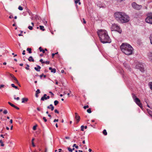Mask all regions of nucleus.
Masks as SVG:
<instances>
[{"label": "nucleus", "instance_id": "obj_1", "mask_svg": "<svg viewBox=\"0 0 152 152\" xmlns=\"http://www.w3.org/2000/svg\"><path fill=\"white\" fill-rule=\"evenodd\" d=\"M97 33L100 42L103 44L110 43L111 39L108 35L107 32L105 30L100 29L98 30Z\"/></svg>", "mask_w": 152, "mask_h": 152}, {"label": "nucleus", "instance_id": "obj_2", "mask_svg": "<svg viewBox=\"0 0 152 152\" xmlns=\"http://www.w3.org/2000/svg\"><path fill=\"white\" fill-rule=\"evenodd\" d=\"M115 19L119 22L123 23L129 22V17L124 12H118L114 15Z\"/></svg>", "mask_w": 152, "mask_h": 152}, {"label": "nucleus", "instance_id": "obj_3", "mask_svg": "<svg viewBox=\"0 0 152 152\" xmlns=\"http://www.w3.org/2000/svg\"><path fill=\"white\" fill-rule=\"evenodd\" d=\"M122 51L125 54L129 55L132 54L133 48L129 44L127 43H122L120 47Z\"/></svg>", "mask_w": 152, "mask_h": 152}, {"label": "nucleus", "instance_id": "obj_4", "mask_svg": "<svg viewBox=\"0 0 152 152\" xmlns=\"http://www.w3.org/2000/svg\"><path fill=\"white\" fill-rule=\"evenodd\" d=\"M112 31H115L118 32L119 33H121L122 32L121 29L117 24H113L111 28Z\"/></svg>", "mask_w": 152, "mask_h": 152}, {"label": "nucleus", "instance_id": "obj_5", "mask_svg": "<svg viewBox=\"0 0 152 152\" xmlns=\"http://www.w3.org/2000/svg\"><path fill=\"white\" fill-rule=\"evenodd\" d=\"M132 97L134 101V102L136 103L141 108H142V106L140 103V100L134 94H132Z\"/></svg>", "mask_w": 152, "mask_h": 152}, {"label": "nucleus", "instance_id": "obj_6", "mask_svg": "<svg viewBox=\"0 0 152 152\" xmlns=\"http://www.w3.org/2000/svg\"><path fill=\"white\" fill-rule=\"evenodd\" d=\"M145 21L147 23L152 25V15L150 14H148L145 19Z\"/></svg>", "mask_w": 152, "mask_h": 152}, {"label": "nucleus", "instance_id": "obj_7", "mask_svg": "<svg viewBox=\"0 0 152 152\" xmlns=\"http://www.w3.org/2000/svg\"><path fill=\"white\" fill-rule=\"evenodd\" d=\"M132 5L133 8L136 10H140L142 8V5L137 4L134 2L132 3Z\"/></svg>", "mask_w": 152, "mask_h": 152}, {"label": "nucleus", "instance_id": "obj_8", "mask_svg": "<svg viewBox=\"0 0 152 152\" xmlns=\"http://www.w3.org/2000/svg\"><path fill=\"white\" fill-rule=\"evenodd\" d=\"M135 67L136 69H140V70L142 72L144 71V68L143 65L140 64H138L136 65Z\"/></svg>", "mask_w": 152, "mask_h": 152}, {"label": "nucleus", "instance_id": "obj_9", "mask_svg": "<svg viewBox=\"0 0 152 152\" xmlns=\"http://www.w3.org/2000/svg\"><path fill=\"white\" fill-rule=\"evenodd\" d=\"M75 118L77 121V123H78L80 120V117L78 115L77 113H75Z\"/></svg>", "mask_w": 152, "mask_h": 152}, {"label": "nucleus", "instance_id": "obj_10", "mask_svg": "<svg viewBox=\"0 0 152 152\" xmlns=\"http://www.w3.org/2000/svg\"><path fill=\"white\" fill-rule=\"evenodd\" d=\"M124 66L127 69L129 70V71H130L131 68L126 63L124 62L123 64Z\"/></svg>", "mask_w": 152, "mask_h": 152}, {"label": "nucleus", "instance_id": "obj_11", "mask_svg": "<svg viewBox=\"0 0 152 152\" xmlns=\"http://www.w3.org/2000/svg\"><path fill=\"white\" fill-rule=\"evenodd\" d=\"M10 76L15 81V82L17 83L20 86V85L19 84V82L18 80H17V78L15 77L12 74H10Z\"/></svg>", "mask_w": 152, "mask_h": 152}, {"label": "nucleus", "instance_id": "obj_12", "mask_svg": "<svg viewBox=\"0 0 152 152\" xmlns=\"http://www.w3.org/2000/svg\"><path fill=\"white\" fill-rule=\"evenodd\" d=\"M148 55L150 60L152 62V52L149 53Z\"/></svg>", "mask_w": 152, "mask_h": 152}, {"label": "nucleus", "instance_id": "obj_13", "mask_svg": "<svg viewBox=\"0 0 152 152\" xmlns=\"http://www.w3.org/2000/svg\"><path fill=\"white\" fill-rule=\"evenodd\" d=\"M48 109H51V111H53L54 109V107L52 104H50L49 106L47 107Z\"/></svg>", "mask_w": 152, "mask_h": 152}, {"label": "nucleus", "instance_id": "obj_14", "mask_svg": "<svg viewBox=\"0 0 152 152\" xmlns=\"http://www.w3.org/2000/svg\"><path fill=\"white\" fill-rule=\"evenodd\" d=\"M37 67H34V69L37 72H39L40 71L41 69V67L39 65H37Z\"/></svg>", "mask_w": 152, "mask_h": 152}, {"label": "nucleus", "instance_id": "obj_15", "mask_svg": "<svg viewBox=\"0 0 152 152\" xmlns=\"http://www.w3.org/2000/svg\"><path fill=\"white\" fill-rule=\"evenodd\" d=\"M47 94H45L42 97L41 99V101H44L45 100H47V98H46Z\"/></svg>", "mask_w": 152, "mask_h": 152}, {"label": "nucleus", "instance_id": "obj_16", "mask_svg": "<svg viewBox=\"0 0 152 152\" xmlns=\"http://www.w3.org/2000/svg\"><path fill=\"white\" fill-rule=\"evenodd\" d=\"M49 69L51 70V72L55 73L56 72V69L55 68H52L51 67H50Z\"/></svg>", "mask_w": 152, "mask_h": 152}, {"label": "nucleus", "instance_id": "obj_17", "mask_svg": "<svg viewBox=\"0 0 152 152\" xmlns=\"http://www.w3.org/2000/svg\"><path fill=\"white\" fill-rule=\"evenodd\" d=\"M28 101V99L27 98H23L22 99V103H25V102H26Z\"/></svg>", "mask_w": 152, "mask_h": 152}, {"label": "nucleus", "instance_id": "obj_18", "mask_svg": "<svg viewBox=\"0 0 152 152\" xmlns=\"http://www.w3.org/2000/svg\"><path fill=\"white\" fill-rule=\"evenodd\" d=\"M28 60L29 61H32V62L34 61V59L31 56H30L29 57Z\"/></svg>", "mask_w": 152, "mask_h": 152}, {"label": "nucleus", "instance_id": "obj_19", "mask_svg": "<svg viewBox=\"0 0 152 152\" xmlns=\"http://www.w3.org/2000/svg\"><path fill=\"white\" fill-rule=\"evenodd\" d=\"M148 85L150 89L152 90V82H149Z\"/></svg>", "mask_w": 152, "mask_h": 152}, {"label": "nucleus", "instance_id": "obj_20", "mask_svg": "<svg viewBox=\"0 0 152 152\" xmlns=\"http://www.w3.org/2000/svg\"><path fill=\"white\" fill-rule=\"evenodd\" d=\"M40 29L42 30V31H44L45 29L44 28V26H39Z\"/></svg>", "mask_w": 152, "mask_h": 152}, {"label": "nucleus", "instance_id": "obj_21", "mask_svg": "<svg viewBox=\"0 0 152 152\" xmlns=\"http://www.w3.org/2000/svg\"><path fill=\"white\" fill-rule=\"evenodd\" d=\"M80 0H75V3L76 4H77V3L79 4V5L81 4V3L80 1Z\"/></svg>", "mask_w": 152, "mask_h": 152}, {"label": "nucleus", "instance_id": "obj_22", "mask_svg": "<svg viewBox=\"0 0 152 152\" xmlns=\"http://www.w3.org/2000/svg\"><path fill=\"white\" fill-rule=\"evenodd\" d=\"M39 49L40 52H42L43 53H45V51L44 50L42 49L41 47H39Z\"/></svg>", "mask_w": 152, "mask_h": 152}, {"label": "nucleus", "instance_id": "obj_23", "mask_svg": "<svg viewBox=\"0 0 152 152\" xmlns=\"http://www.w3.org/2000/svg\"><path fill=\"white\" fill-rule=\"evenodd\" d=\"M11 86L12 87L15 88L16 89H18V87L15 86L14 84H12Z\"/></svg>", "mask_w": 152, "mask_h": 152}, {"label": "nucleus", "instance_id": "obj_24", "mask_svg": "<svg viewBox=\"0 0 152 152\" xmlns=\"http://www.w3.org/2000/svg\"><path fill=\"white\" fill-rule=\"evenodd\" d=\"M103 133L104 135H106L107 134V133L106 130L104 129L103 131Z\"/></svg>", "mask_w": 152, "mask_h": 152}, {"label": "nucleus", "instance_id": "obj_25", "mask_svg": "<svg viewBox=\"0 0 152 152\" xmlns=\"http://www.w3.org/2000/svg\"><path fill=\"white\" fill-rule=\"evenodd\" d=\"M27 50L28 51V53H32L31 50V48H28L27 49Z\"/></svg>", "mask_w": 152, "mask_h": 152}, {"label": "nucleus", "instance_id": "obj_26", "mask_svg": "<svg viewBox=\"0 0 152 152\" xmlns=\"http://www.w3.org/2000/svg\"><path fill=\"white\" fill-rule=\"evenodd\" d=\"M149 38L150 39L151 43L152 45V33L151 34Z\"/></svg>", "mask_w": 152, "mask_h": 152}, {"label": "nucleus", "instance_id": "obj_27", "mask_svg": "<svg viewBox=\"0 0 152 152\" xmlns=\"http://www.w3.org/2000/svg\"><path fill=\"white\" fill-rule=\"evenodd\" d=\"M34 140V138H33L31 140L32 144V145L33 147L35 146V145L34 143V142H33V141Z\"/></svg>", "mask_w": 152, "mask_h": 152}, {"label": "nucleus", "instance_id": "obj_28", "mask_svg": "<svg viewBox=\"0 0 152 152\" xmlns=\"http://www.w3.org/2000/svg\"><path fill=\"white\" fill-rule=\"evenodd\" d=\"M73 147H75V148L76 149H78V146L76 145V144H73Z\"/></svg>", "mask_w": 152, "mask_h": 152}, {"label": "nucleus", "instance_id": "obj_29", "mask_svg": "<svg viewBox=\"0 0 152 152\" xmlns=\"http://www.w3.org/2000/svg\"><path fill=\"white\" fill-rule=\"evenodd\" d=\"M18 9L20 10L21 11L23 10V7L20 6H19L18 7Z\"/></svg>", "mask_w": 152, "mask_h": 152}, {"label": "nucleus", "instance_id": "obj_30", "mask_svg": "<svg viewBox=\"0 0 152 152\" xmlns=\"http://www.w3.org/2000/svg\"><path fill=\"white\" fill-rule=\"evenodd\" d=\"M29 65L28 64H27L26 66L25 67V69L26 70H28L29 69Z\"/></svg>", "mask_w": 152, "mask_h": 152}, {"label": "nucleus", "instance_id": "obj_31", "mask_svg": "<svg viewBox=\"0 0 152 152\" xmlns=\"http://www.w3.org/2000/svg\"><path fill=\"white\" fill-rule=\"evenodd\" d=\"M58 103V102L57 100H55L54 101V104L55 105H56Z\"/></svg>", "mask_w": 152, "mask_h": 152}, {"label": "nucleus", "instance_id": "obj_32", "mask_svg": "<svg viewBox=\"0 0 152 152\" xmlns=\"http://www.w3.org/2000/svg\"><path fill=\"white\" fill-rule=\"evenodd\" d=\"M87 112L88 113H91V108H89L87 110Z\"/></svg>", "mask_w": 152, "mask_h": 152}, {"label": "nucleus", "instance_id": "obj_33", "mask_svg": "<svg viewBox=\"0 0 152 152\" xmlns=\"http://www.w3.org/2000/svg\"><path fill=\"white\" fill-rule=\"evenodd\" d=\"M8 103L9 104H10V106H12V107H13L14 106V105L12 103H11L10 102H8Z\"/></svg>", "mask_w": 152, "mask_h": 152}, {"label": "nucleus", "instance_id": "obj_34", "mask_svg": "<svg viewBox=\"0 0 152 152\" xmlns=\"http://www.w3.org/2000/svg\"><path fill=\"white\" fill-rule=\"evenodd\" d=\"M0 143L1 144V146H4V144L3 143L2 140H0Z\"/></svg>", "mask_w": 152, "mask_h": 152}, {"label": "nucleus", "instance_id": "obj_35", "mask_svg": "<svg viewBox=\"0 0 152 152\" xmlns=\"http://www.w3.org/2000/svg\"><path fill=\"white\" fill-rule=\"evenodd\" d=\"M148 113L152 117V112L150 110L148 111Z\"/></svg>", "mask_w": 152, "mask_h": 152}, {"label": "nucleus", "instance_id": "obj_36", "mask_svg": "<svg viewBox=\"0 0 152 152\" xmlns=\"http://www.w3.org/2000/svg\"><path fill=\"white\" fill-rule=\"evenodd\" d=\"M84 126H81V131H84Z\"/></svg>", "mask_w": 152, "mask_h": 152}, {"label": "nucleus", "instance_id": "obj_37", "mask_svg": "<svg viewBox=\"0 0 152 152\" xmlns=\"http://www.w3.org/2000/svg\"><path fill=\"white\" fill-rule=\"evenodd\" d=\"M14 99H16V100H18L20 99L19 97H17V98H16L15 97V95H14Z\"/></svg>", "mask_w": 152, "mask_h": 152}, {"label": "nucleus", "instance_id": "obj_38", "mask_svg": "<svg viewBox=\"0 0 152 152\" xmlns=\"http://www.w3.org/2000/svg\"><path fill=\"white\" fill-rule=\"evenodd\" d=\"M37 94H39L40 93V90L39 89H37L36 92Z\"/></svg>", "mask_w": 152, "mask_h": 152}, {"label": "nucleus", "instance_id": "obj_39", "mask_svg": "<svg viewBox=\"0 0 152 152\" xmlns=\"http://www.w3.org/2000/svg\"><path fill=\"white\" fill-rule=\"evenodd\" d=\"M68 151L70 152H72V150L70 148H68Z\"/></svg>", "mask_w": 152, "mask_h": 152}, {"label": "nucleus", "instance_id": "obj_40", "mask_svg": "<svg viewBox=\"0 0 152 152\" xmlns=\"http://www.w3.org/2000/svg\"><path fill=\"white\" fill-rule=\"evenodd\" d=\"M28 28L30 30H31L33 29L32 26H29L28 27Z\"/></svg>", "mask_w": 152, "mask_h": 152}, {"label": "nucleus", "instance_id": "obj_41", "mask_svg": "<svg viewBox=\"0 0 152 152\" xmlns=\"http://www.w3.org/2000/svg\"><path fill=\"white\" fill-rule=\"evenodd\" d=\"M37 125H35V126H34L33 127V129L34 130H35L36 129V127H37Z\"/></svg>", "mask_w": 152, "mask_h": 152}, {"label": "nucleus", "instance_id": "obj_42", "mask_svg": "<svg viewBox=\"0 0 152 152\" xmlns=\"http://www.w3.org/2000/svg\"><path fill=\"white\" fill-rule=\"evenodd\" d=\"M39 61L42 63H45V61H43V60L42 59H41L39 60Z\"/></svg>", "mask_w": 152, "mask_h": 152}, {"label": "nucleus", "instance_id": "obj_43", "mask_svg": "<svg viewBox=\"0 0 152 152\" xmlns=\"http://www.w3.org/2000/svg\"><path fill=\"white\" fill-rule=\"evenodd\" d=\"M20 31L21 33L20 34H18V36H22L23 35L22 34H21L23 32V31Z\"/></svg>", "mask_w": 152, "mask_h": 152}, {"label": "nucleus", "instance_id": "obj_44", "mask_svg": "<svg viewBox=\"0 0 152 152\" xmlns=\"http://www.w3.org/2000/svg\"><path fill=\"white\" fill-rule=\"evenodd\" d=\"M88 107H89V106H88V105H86V106H84V107H83V108L84 109H86L87 108H88Z\"/></svg>", "mask_w": 152, "mask_h": 152}, {"label": "nucleus", "instance_id": "obj_45", "mask_svg": "<svg viewBox=\"0 0 152 152\" xmlns=\"http://www.w3.org/2000/svg\"><path fill=\"white\" fill-rule=\"evenodd\" d=\"M49 93L51 94L52 95V96L53 97L54 95V94L51 92V91H49Z\"/></svg>", "mask_w": 152, "mask_h": 152}, {"label": "nucleus", "instance_id": "obj_46", "mask_svg": "<svg viewBox=\"0 0 152 152\" xmlns=\"http://www.w3.org/2000/svg\"><path fill=\"white\" fill-rule=\"evenodd\" d=\"M7 113V111L6 110H4L3 111V113L4 114H6Z\"/></svg>", "mask_w": 152, "mask_h": 152}, {"label": "nucleus", "instance_id": "obj_47", "mask_svg": "<svg viewBox=\"0 0 152 152\" xmlns=\"http://www.w3.org/2000/svg\"><path fill=\"white\" fill-rule=\"evenodd\" d=\"M54 112L55 113H59V112L56 109H55V110H54Z\"/></svg>", "mask_w": 152, "mask_h": 152}, {"label": "nucleus", "instance_id": "obj_48", "mask_svg": "<svg viewBox=\"0 0 152 152\" xmlns=\"http://www.w3.org/2000/svg\"><path fill=\"white\" fill-rule=\"evenodd\" d=\"M13 107L17 110H19V108L18 107H17V106H16L15 105H14V106Z\"/></svg>", "mask_w": 152, "mask_h": 152}, {"label": "nucleus", "instance_id": "obj_49", "mask_svg": "<svg viewBox=\"0 0 152 152\" xmlns=\"http://www.w3.org/2000/svg\"><path fill=\"white\" fill-rule=\"evenodd\" d=\"M43 120L45 122L47 121V120L45 117H43Z\"/></svg>", "mask_w": 152, "mask_h": 152}, {"label": "nucleus", "instance_id": "obj_50", "mask_svg": "<svg viewBox=\"0 0 152 152\" xmlns=\"http://www.w3.org/2000/svg\"><path fill=\"white\" fill-rule=\"evenodd\" d=\"M45 63L47 64H48L50 63V62L49 61H46L45 62Z\"/></svg>", "mask_w": 152, "mask_h": 152}, {"label": "nucleus", "instance_id": "obj_51", "mask_svg": "<svg viewBox=\"0 0 152 152\" xmlns=\"http://www.w3.org/2000/svg\"><path fill=\"white\" fill-rule=\"evenodd\" d=\"M43 22L44 24L45 25H46V24L47 23V22L46 21H44L43 20Z\"/></svg>", "mask_w": 152, "mask_h": 152}, {"label": "nucleus", "instance_id": "obj_52", "mask_svg": "<svg viewBox=\"0 0 152 152\" xmlns=\"http://www.w3.org/2000/svg\"><path fill=\"white\" fill-rule=\"evenodd\" d=\"M4 86V85H1L0 86V89L1 88L3 87Z\"/></svg>", "mask_w": 152, "mask_h": 152}, {"label": "nucleus", "instance_id": "obj_53", "mask_svg": "<svg viewBox=\"0 0 152 152\" xmlns=\"http://www.w3.org/2000/svg\"><path fill=\"white\" fill-rule=\"evenodd\" d=\"M58 121V119H55L53 121V122H57Z\"/></svg>", "mask_w": 152, "mask_h": 152}, {"label": "nucleus", "instance_id": "obj_54", "mask_svg": "<svg viewBox=\"0 0 152 152\" xmlns=\"http://www.w3.org/2000/svg\"><path fill=\"white\" fill-rule=\"evenodd\" d=\"M25 50H24L23 51V53H22L23 55H24L25 54Z\"/></svg>", "mask_w": 152, "mask_h": 152}, {"label": "nucleus", "instance_id": "obj_55", "mask_svg": "<svg viewBox=\"0 0 152 152\" xmlns=\"http://www.w3.org/2000/svg\"><path fill=\"white\" fill-rule=\"evenodd\" d=\"M144 101H145V102H146V104H147V103H148L147 101V99H144Z\"/></svg>", "mask_w": 152, "mask_h": 152}, {"label": "nucleus", "instance_id": "obj_56", "mask_svg": "<svg viewBox=\"0 0 152 152\" xmlns=\"http://www.w3.org/2000/svg\"><path fill=\"white\" fill-rule=\"evenodd\" d=\"M55 55V53H53L52 54V57L53 58L54 55Z\"/></svg>", "mask_w": 152, "mask_h": 152}, {"label": "nucleus", "instance_id": "obj_57", "mask_svg": "<svg viewBox=\"0 0 152 152\" xmlns=\"http://www.w3.org/2000/svg\"><path fill=\"white\" fill-rule=\"evenodd\" d=\"M46 98H47V99H49L50 98V96H46Z\"/></svg>", "mask_w": 152, "mask_h": 152}, {"label": "nucleus", "instance_id": "obj_58", "mask_svg": "<svg viewBox=\"0 0 152 152\" xmlns=\"http://www.w3.org/2000/svg\"><path fill=\"white\" fill-rule=\"evenodd\" d=\"M83 23H86V21L84 19V18H83Z\"/></svg>", "mask_w": 152, "mask_h": 152}, {"label": "nucleus", "instance_id": "obj_59", "mask_svg": "<svg viewBox=\"0 0 152 152\" xmlns=\"http://www.w3.org/2000/svg\"><path fill=\"white\" fill-rule=\"evenodd\" d=\"M43 74H42V75H40V77L41 78L42 77V76H43Z\"/></svg>", "mask_w": 152, "mask_h": 152}, {"label": "nucleus", "instance_id": "obj_60", "mask_svg": "<svg viewBox=\"0 0 152 152\" xmlns=\"http://www.w3.org/2000/svg\"><path fill=\"white\" fill-rule=\"evenodd\" d=\"M88 151L89 152H91V151H92V150L90 148H89V149H88Z\"/></svg>", "mask_w": 152, "mask_h": 152}, {"label": "nucleus", "instance_id": "obj_61", "mask_svg": "<svg viewBox=\"0 0 152 152\" xmlns=\"http://www.w3.org/2000/svg\"><path fill=\"white\" fill-rule=\"evenodd\" d=\"M65 138L66 139H69V137H66Z\"/></svg>", "mask_w": 152, "mask_h": 152}, {"label": "nucleus", "instance_id": "obj_62", "mask_svg": "<svg viewBox=\"0 0 152 152\" xmlns=\"http://www.w3.org/2000/svg\"><path fill=\"white\" fill-rule=\"evenodd\" d=\"M10 122L11 124H12V119H11L10 120Z\"/></svg>", "mask_w": 152, "mask_h": 152}, {"label": "nucleus", "instance_id": "obj_63", "mask_svg": "<svg viewBox=\"0 0 152 152\" xmlns=\"http://www.w3.org/2000/svg\"><path fill=\"white\" fill-rule=\"evenodd\" d=\"M62 150V149H59V150H58V152H61V151Z\"/></svg>", "mask_w": 152, "mask_h": 152}, {"label": "nucleus", "instance_id": "obj_64", "mask_svg": "<svg viewBox=\"0 0 152 152\" xmlns=\"http://www.w3.org/2000/svg\"><path fill=\"white\" fill-rule=\"evenodd\" d=\"M12 18V15H10L9 17V18Z\"/></svg>", "mask_w": 152, "mask_h": 152}]
</instances>
